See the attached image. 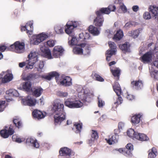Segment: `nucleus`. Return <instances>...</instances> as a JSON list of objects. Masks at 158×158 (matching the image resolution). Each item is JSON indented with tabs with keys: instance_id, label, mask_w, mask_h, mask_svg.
Segmentation results:
<instances>
[{
	"instance_id": "obj_1",
	"label": "nucleus",
	"mask_w": 158,
	"mask_h": 158,
	"mask_svg": "<svg viewBox=\"0 0 158 158\" xmlns=\"http://www.w3.org/2000/svg\"><path fill=\"white\" fill-rule=\"evenodd\" d=\"M28 60L27 61V65L26 68L27 69H32L35 64V67L37 69L38 71L41 72L40 70L43 68L44 66V62L39 61L38 58V53L36 52H31L28 56Z\"/></svg>"
},
{
	"instance_id": "obj_2",
	"label": "nucleus",
	"mask_w": 158,
	"mask_h": 158,
	"mask_svg": "<svg viewBox=\"0 0 158 158\" xmlns=\"http://www.w3.org/2000/svg\"><path fill=\"white\" fill-rule=\"evenodd\" d=\"M64 105L59 102H55L53 109L56 113L54 117L55 123H58L64 120L65 118V113L64 110Z\"/></svg>"
},
{
	"instance_id": "obj_3",
	"label": "nucleus",
	"mask_w": 158,
	"mask_h": 158,
	"mask_svg": "<svg viewBox=\"0 0 158 158\" xmlns=\"http://www.w3.org/2000/svg\"><path fill=\"white\" fill-rule=\"evenodd\" d=\"M25 44L24 42H20L19 41L15 42L13 44L11 45L9 48L11 50L15 49L18 53L22 52L25 49Z\"/></svg>"
},
{
	"instance_id": "obj_4",
	"label": "nucleus",
	"mask_w": 158,
	"mask_h": 158,
	"mask_svg": "<svg viewBox=\"0 0 158 158\" xmlns=\"http://www.w3.org/2000/svg\"><path fill=\"white\" fill-rule=\"evenodd\" d=\"M108 44L110 49L107 51L106 56V60L107 61H109L110 60L111 57L115 53L116 51V46L115 44L113 42L110 41L108 42Z\"/></svg>"
},
{
	"instance_id": "obj_5",
	"label": "nucleus",
	"mask_w": 158,
	"mask_h": 158,
	"mask_svg": "<svg viewBox=\"0 0 158 158\" xmlns=\"http://www.w3.org/2000/svg\"><path fill=\"white\" fill-rule=\"evenodd\" d=\"M78 24L77 22H68L65 26V32L69 35L71 34L73 32L74 28L77 27Z\"/></svg>"
},
{
	"instance_id": "obj_6",
	"label": "nucleus",
	"mask_w": 158,
	"mask_h": 158,
	"mask_svg": "<svg viewBox=\"0 0 158 158\" xmlns=\"http://www.w3.org/2000/svg\"><path fill=\"white\" fill-rule=\"evenodd\" d=\"M60 76V74L58 73L56 71H52L49 73L47 75H42L41 77L43 79L48 81H50L55 77L56 81L57 82Z\"/></svg>"
},
{
	"instance_id": "obj_7",
	"label": "nucleus",
	"mask_w": 158,
	"mask_h": 158,
	"mask_svg": "<svg viewBox=\"0 0 158 158\" xmlns=\"http://www.w3.org/2000/svg\"><path fill=\"white\" fill-rule=\"evenodd\" d=\"M133 150V146L131 143H128L124 148H120V151L125 156H131L132 155V151Z\"/></svg>"
},
{
	"instance_id": "obj_8",
	"label": "nucleus",
	"mask_w": 158,
	"mask_h": 158,
	"mask_svg": "<svg viewBox=\"0 0 158 158\" xmlns=\"http://www.w3.org/2000/svg\"><path fill=\"white\" fill-rule=\"evenodd\" d=\"M7 127L5 126L4 128L1 130L0 131L1 136L4 138H7L9 135H12L14 133V130L10 126L8 130Z\"/></svg>"
},
{
	"instance_id": "obj_9",
	"label": "nucleus",
	"mask_w": 158,
	"mask_h": 158,
	"mask_svg": "<svg viewBox=\"0 0 158 158\" xmlns=\"http://www.w3.org/2000/svg\"><path fill=\"white\" fill-rule=\"evenodd\" d=\"M65 105L70 108H79L83 106V104L80 101H70L67 100L65 102Z\"/></svg>"
},
{
	"instance_id": "obj_10",
	"label": "nucleus",
	"mask_w": 158,
	"mask_h": 158,
	"mask_svg": "<svg viewBox=\"0 0 158 158\" xmlns=\"http://www.w3.org/2000/svg\"><path fill=\"white\" fill-rule=\"evenodd\" d=\"M73 152L71 149L66 147L60 148L59 151L60 155V156L65 157L66 158L70 157Z\"/></svg>"
},
{
	"instance_id": "obj_11",
	"label": "nucleus",
	"mask_w": 158,
	"mask_h": 158,
	"mask_svg": "<svg viewBox=\"0 0 158 158\" xmlns=\"http://www.w3.org/2000/svg\"><path fill=\"white\" fill-rule=\"evenodd\" d=\"M152 54L150 52H148L140 58V60L144 64L148 63L152 60Z\"/></svg>"
},
{
	"instance_id": "obj_12",
	"label": "nucleus",
	"mask_w": 158,
	"mask_h": 158,
	"mask_svg": "<svg viewBox=\"0 0 158 158\" xmlns=\"http://www.w3.org/2000/svg\"><path fill=\"white\" fill-rule=\"evenodd\" d=\"M48 37V36L46 34L43 33L37 35L35 36V38L34 39V44L38 45L47 39Z\"/></svg>"
},
{
	"instance_id": "obj_13",
	"label": "nucleus",
	"mask_w": 158,
	"mask_h": 158,
	"mask_svg": "<svg viewBox=\"0 0 158 158\" xmlns=\"http://www.w3.org/2000/svg\"><path fill=\"white\" fill-rule=\"evenodd\" d=\"M64 51V50L61 47L59 46H56L53 50L52 56L53 57V58H58L61 55Z\"/></svg>"
},
{
	"instance_id": "obj_14",
	"label": "nucleus",
	"mask_w": 158,
	"mask_h": 158,
	"mask_svg": "<svg viewBox=\"0 0 158 158\" xmlns=\"http://www.w3.org/2000/svg\"><path fill=\"white\" fill-rule=\"evenodd\" d=\"M131 44L128 41L125 42L124 44H120L119 46L120 49L124 53L131 52Z\"/></svg>"
},
{
	"instance_id": "obj_15",
	"label": "nucleus",
	"mask_w": 158,
	"mask_h": 158,
	"mask_svg": "<svg viewBox=\"0 0 158 158\" xmlns=\"http://www.w3.org/2000/svg\"><path fill=\"white\" fill-rule=\"evenodd\" d=\"M40 50L45 57L49 59L53 58L50 50L49 49L46 48L45 46H44L40 48Z\"/></svg>"
},
{
	"instance_id": "obj_16",
	"label": "nucleus",
	"mask_w": 158,
	"mask_h": 158,
	"mask_svg": "<svg viewBox=\"0 0 158 158\" xmlns=\"http://www.w3.org/2000/svg\"><path fill=\"white\" fill-rule=\"evenodd\" d=\"M109 137L108 139H105V140L109 145H111L117 142L118 135L117 134L114 133V134L109 136Z\"/></svg>"
},
{
	"instance_id": "obj_17",
	"label": "nucleus",
	"mask_w": 158,
	"mask_h": 158,
	"mask_svg": "<svg viewBox=\"0 0 158 158\" xmlns=\"http://www.w3.org/2000/svg\"><path fill=\"white\" fill-rule=\"evenodd\" d=\"M149 10L152 18L156 19L158 15V7L155 6H150L149 7Z\"/></svg>"
},
{
	"instance_id": "obj_18",
	"label": "nucleus",
	"mask_w": 158,
	"mask_h": 158,
	"mask_svg": "<svg viewBox=\"0 0 158 158\" xmlns=\"http://www.w3.org/2000/svg\"><path fill=\"white\" fill-rule=\"evenodd\" d=\"M96 15V17L94 20V24L97 27H100L102 26L104 19L103 16Z\"/></svg>"
},
{
	"instance_id": "obj_19",
	"label": "nucleus",
	"mask_w": 158,
	"mask_h": 158,
	"mask_svg": "<svg viewBox=\"0 0 158 158\" xmlns=\"http://www.w3.org/2000/svg\"><path fill=\"white\" fill-rule=\"evenodd\" d=\"M60 83L61 85L64 86H69L72 84V79L69 76H66L64 77L62 80L60 81Z\"/></svg>"
},
{
	"instance_id": "obj_20",
	"label": "nucleus",
	"mask_w": 158,
	"mask_h": 158,
	"mask_svg": "<svg viewBox=\"0 0 158 158\" xmlns=\"http://www.w3.org/2000/svg\"><path fill=\"white\" fill-rule=\"evenodd\" d=\"M98 138V132L94 130H92L91 134V138L90 139L88 140V143L90 145H92L94 141L97 140Z\"/></svg>"
},
{
	"instance_id": "obj_21",
	"label": "nucleus",
	"mask_w": 158,
	"mask_h": 158,
	"mask_svg": "<svg viewBox=\"0 0 158 158\" xmlns=\"http://www.w3.org/2000/svg\"><path fill=\"white\" fill-rule=\"evenodd\" d=\"M13 121L16 128L19 129H21L23 127V125L22 121L20 119L17 117L14 118Z\"/></svg>"
},
{
	"instance_id": "obj_22",
	"label": "nucleus",
	"mask_w": 158,
	"mask_h": 158,
	"mask_svg": "<svg viewBox=\"0 0 158 158\" xmlns=\"http://www.w3.org/2000/svg\"><path fill=\"white\" fill-rule=\"evenodd\" d=\"M110 71L116 80H118L121 74L120 69L118 68H116L114 69H110Z\"/></svg>"
},
{
	"instance_id": "obj_23",
	"label": "nucleus",
	"mask_w": 158,
	"mask_h": 158,
	"mask_svg": "<svg viewBox=\"0 0 158 158\" xmlns=\"http://www.w3.org/2000/svg\"><path fill=\"white\" fill-rule=\"evenodd\" d=\"M43 91V89L40 87H36L33 89V90H32V94L35 97H38L41 95Z\"/></svg>"
},
{
	"instance_id": "obj_24",
	"label": "nucleus",
	"mask_w": 158,
	"mask_h": 158,
	"mask_svg": "<svg viewBox=\"0 0 158 158\" xmlns=\"http://www.w3.org/2000/svg\"><path fill=\"white\" fill-rule=\"evenodd\" d=\"M32 115L34 118L38 119L44 118L45 116L41 111L36 110H35L32 112Z\"/></svg>"
},
{
	"instance_id": "obj_25",
	"label": "nucleus",
	"mask_w": 158,
	"mask_h": 158,
	"mask_svg": "<svg viewBox=\"0 0 158 158\" xmlns=\"http://www.w3.org/2000/svg\"><path fill=\"white\" fill-rule=\"evenodd\" d=\"M135 139L140 141H145L149 139L148 137L144 134L137 133L135 134Z\"/></svg>"
},
{
	"instance_id": "obj_26",
	"label": "nucleus",
	"mask_w": 158,
	"mask_h": 158,
	"mask_svg": "<svg viewBox=\"0 0 158 158\" xmlns=\"http://www.w3.org/2000/svg\"><path fill=\"white\" fill-rule=\"evenodd\" d=\"M113 89L117 95H120L122 93L121 89L117 81L114 82V85H113Z\"/></svg>"
},
{
	"instance_id": "obj_27",
	"label": "nucleus",
	"mask_w": 158,
	"mask_h": 158,
	"mask_svg": "<svg viewBox=\"0 0 158 158\" xmlns=\"http://www.w3.org/2000/svg\"><path fill=\"white\" fill-rule=\"evenodd\" d=\"M5 74L4 77L2 78V81L3 83H6L11 81L13 79V75L12 74L4 72Z\"/></svg>"
},
{
	"instance_id": "obj_28",
	"label": "nucleus",
	"mask_w": 158,
	"mask_h": 158,
	"mask_svg": "<svg viewBox=\"0 0 158 158\" xmlns=\"http://www.w3.org/2000/svg\"><path fill=\"white\" fill-rule=\"evenodd\" d=\"M148 152V158H155L157 154V150L155 147L149 150Z\"/></svg>"
},
{
	"instance_id": "obj_29",
	"label": "nucleus",
	"mask_w": 158,
	"mask_h": 158,
	"mask_svg": "<svg viewBox=\"0 0 158 158\" xmlns=\"http://www.w3.org/2000/svg\"><path fill=\"white\" fill-rule=\"evenodd\" d=\"M91 77L94 80L99 82H103L104 79L98 73L93 72L91 76Z\"/></svg>"
},
{
	"instance_id": "obj_30",
	"label": "nucleus",
	"mask_w": 158,
	"mask_h": 158,
	"mask_svg": "<svg viewBox=\"0 0 158 158\" xmlns=\"http://www.w3.org/2000/svg\"><path fill=\"white\" fill-rule=\"evenodd\" d=\"M123 31L119 29L117 31L115 34L114 35L113 39L116 41L120 40L123 37Z\"/></svg>"
},
{
	"instance_id": "obj_31",
	"label": "nucleus",
	"mask_w": 158,
	"mask_h": 158,
	"mask_svg": "<svg viewBox=\"0 0 158 158\" xmlns=\"http://www.w3.org/2000/svg\"><path fill=\"white\" fill-rule=\"evenodd\" d=\"M107 8H102L96 11L95 14L96 15H99L100 16H103L104 14H109V11L108 10Z\"/></svg>"
},
{
	"instance_id": "obj_32",
	"label": "nucleus",
	"mask_w": 158,
	"mask_h": 158,
	"mask_svg": "<svg viewBox=\"0 0 158 158\" xmlns=\"http://www.w3.org/2000/svg\"><path fill=\"white\" fill-rule=\"evenodd\" d=\"M24 103L29 106H34L36 103V100L35 98H27L23 101Z\"/></svg>"
},
{
	"instance_id": "obj_33",
	"label": "nucleus",
	"mask_w": 158,
	"mask_h": 158,
	"mask_svg": "<svg viewBox=\"0 0 158 158\" xmlns=\"http://www.w3.org/2000/svg\"><path fill=\"white\" fill-rule=\"evenodd\" d=\"M131 85L132 86L135 87L136 88L138 89H140L143 87V84L141 81L138 80L136 81H133L131 82Z\"/></svg>"
},
{
	"instance_id": "obj_34",
	"label": "nucleus",
	"mask_w": 158,
	"mask_h": 158,
	"mask_svg": "<svg viewBox=\"0 0 158 158\" xmlns=\"http://www.w3.org/2000/svg\"><path fill=\"white\" fill-rule=\"evenodd\" d=\"M141 115L140 114L135 115L133 116L131 118V122L134 125L138 124L140 121Z\"/></svg>"
},
{
	"instance_id": "obj_35",
	"label": "nucleus",
	"mask_w": 158,
	"mask_h": 158,
	"mask_svg": "<svg viewBox=\"0 0 158 158\" xmlns=\"http://www.w3.org/2000/svg\"><path fill=\"white\" fill-rule=\"evenodd\" d=\"M89 32L94 35H98L99 34V31L97 27L90 25L89 27Z\"/></svg>"
},
{
	"instance_id": "obj_36",
	"label": "nucleus",
	"mask_w": 158,
	"mask_h": 158,
	"mask_svg": "<svg viewBox=\"0 0 158 158\" xmlns=\"http://www.w3.org/2000/svg\"><path fill=\"white\" fill-rule=\"evenodd\" d=\"M82 123H81L75 122L74 123L73 126L75 127L76 133H80L82 128Z\"/></svg>"
},
{
	"instance_id": "obj_37",
	"label": "nucleus",
	"mask_w": 158,
	"mask_h": 158,
	"mask_svg": "<svg viewBox=\"0 0 158 158\" xmlns=\"http://www.w3.org/2000/svg\"><path fill=\"white\" fill-rule=\"evenodd\" d=\"M6 93L11 96L17 97L19 96V93L18 91L14 89H10L6 91Z\"/></svg>"
},
{
	"instance_id": "obj_38",
	"label": "nucleus",
	"mask_w": 158,
	"mask_h": 158,
	"mask_svg": "<svg viewBox=\"0 0 158 158\" xmlns=\"http://www.w3.org/2000/svg\"><path fill=\"white\" fill-rule=\"evenodd\" d=\"M23 88L27 92H30L32 90L31 89V83L30 81L26 82L23 85Z\"/></svg>"
},
{
	"instance_id": "obj_39",
	"label": "nucleus",
	"mask_w": 158,
	"mask_h": 158,
	"mask_svg": "<svg viewBox=\"0 0 158 158\" xmlns=\"http://www.w3.org/2000/svg\"><path fill=\"white\" fill-rule=\"evenodd\" d=\"M27 141L31 143L32 146L36 148H38L39 147V144L36 140H34L32 138L28 139Z\"/></svg>"
},
{
	"instance_id": "obj_40",
	"label": "nucleus",
	"mask_w": 158,
	"mask_h": 158,
	"mask_svg": "<svg viewBox=\"0 0 158 158\" xmlns=\"http://www.w3.org/2000/svg\"><path fill=\"white\" fill-rule=\"evenodd\" d=\"M137 132H135L132 129H130L127 131V134L129 137L134 139L135 138V134L137 133Z\"/></svg>"
},
{
	"instance_id": "obj_41",
	"label": "nucleus",
	"mask_w": 158,
	"mask_h": 158,
	"mask_svg": "<svg viewBox=\"0 0 158 158\" xmlns=\"http://www.w3.org/2000/svg\"><path fill=\"white\" fill-rule=\"evenodd\" d=\"M73 52L75 54L78 55H82L83 53L82 49L78 47L74 48L73 49Z\"/></svg>"
},
{
	"instance_id": "obj_42",
	"label": "nucleus",
	"mask_w": 158,
	"mask_h": 158,
	"mask_svg": "<svg viewBox=\"0 0 158 158\" xmlns=\"http://www.w3.org/2000/svg\"><path fill=\"white\" fill-rule=\"evenodd\" d=\"M139 31L138 29L134 30L131 31L129 33L131 35L133 38H137L139 35Z\"/></svg>"
},
{
	"instance_id": "obj_43",
	"label": "nucleus",
	"mask_w": 158,
	"mask_h": 158,
	"mask_svg": "<svg viewBox=\"0 0 158 158\" xmlns=\"http://www.w3.org/2000/svg\"><path fill=\"white\" fill-rule=\"evenodd\" d=\"M55 30L56 32L58 34L63 33V28L60 26H57L55 27Z\"/></svg>"
},
{
	"instance_id": "obj_44",
	"label": "nucleus",
	"mask_w": 158,
	"mask_h": 158,
	"mask_svg": "<svg viewBox=\"0 0 158 158\" xmlns=\"http://www.w3.org/2000/svg\"><path fill=\"white\" fill-rule=\"evenodd\" d=\"M117 96L118 97L116 101L114 102V104L116 105V107L118 105L120 104L123 101V99L120 95Z\"/></svg>"
},
{
	"instance_id": "obj_45",
	"label": "nucleus",
	"mask_w": 158,
	"mask_h": 158,
	"mask_svg": "<svg viewBox=\"0 0 158 158\" xmlns=\"http://www.w3.org/2000/svg\"><path fill=\"white\" fill-rule=\"evenodd\" d=\"M151 75L155 80H158V71H154L151 72Z\"/></svg>"
},
{
	"instance_id": "obj_46",
	"label": "nucleus",
	"mask_w": 158,
	"mask_h": 158,
	"mask_svg": "<svg viewBox=\"0 0 158 158\" xmlns=\"http://www.w3.org/2000/svg\"><path fill=\"white\" fill-rule=\"evenodd\" d=\"M55 42L52 40H49L46 43L45 45L48 47H53L55 44Z\"/></svg>"
},
{
	"instance_id": "obj_47",
	"label": "nucleus",
	"mask_w": 158,
	"mask_h": 158,
	"mask_svg": "<svg viewBox=\"0 0 158 158\" xmlns=\"http://www.w3.org/2000/svg\"><path fill=\"white\" fill-rule=\"evenodd\" d=\"M57 95L60 97H66L68 95V93L67 92L58 91L57 93Z\"/></svg>"
},
{
	"instance_id": "obj_48",
	"label": "nucleus",
	"mask_w": 158,
	"mask_h": 158,
	"mask_svg": "<svg viewBox=\"0 0 158 158\" xmlns=\"http://www.w3.org/2000/svg\"><path fill=\"white\" fill-rule=\"evenodd\" d=\"M143 18L145 19H149L151 18V13L148 12H146L143 15Z\"/></svg>"
},
{
	"instance_id": "obj_49",
	"label": "nucleus",
	"mask_w": 158,
	"mask_h": 158,
	"mask_svg": "<svg viewBox=\"0 0 158 158\" xmlns=\"http://www.w3.org/2000/svg\"><path fill=\"white\" fill-rule=\"evenodd\" d=\"M77 40L75 37H73L71 40L70 44L71 45H77Z\"/></svg>"
},
{
	"instance_id": "obj_50",
	"label": "nucleus",
	"mask_w": 158,
	"mask_h": 158,
	"mask_svg": "<svg viewBox=\"0 0 158 158\" xmlns=\"http://www.w3.org/2000/svg\"><path fill=\"white\" fill-rule=\"evenodd\" d=\"M5 101H0V112L3 111L5 107Z\"/></svg>"
},
{
	"instance_id": "obj_51",
	"label": "nucleus",
	"mask_w": 158,
	"mask_h": 158,
	"mask_svg": "<svg viewBox=\"0 0 158 158\" xmlns=\"http://www.w3.org/2000/svg\"><path fill=\"white\" fill-rule=\"evenodd\" d=\"M108 10L109 11V14L111 11H114L116 9V7L115 5H110L108 6L107 7Z\"/></svg>"
},
{
	"instance_id": "obj_52",
	"label": "nucleus",
	"mask_w": 158,
	"mask_h": 158,
	"mask_svg": "<svg viewBox=\"0 0 158 158\" xmlns=\"http://www.w3.org/2000/svg\"><path fill=\"white\" fill-rule=\"evenodd\" d=\"M98 106L99 107L101 108L103 106L105 105V102L103 101L102 100L98 98Z\"/></svg>"
},
{
	"instance_id": "obj_53",
	"label": "nucleus",
	"mask_w": 158,
	"mask_h": 158,
	"mask_svg": "<svg viewBox=\"0 0 158 158\" xmlns=\"http://www.w3.org/2000/svg\"><path fill=\"white\" fill-rule=\"evenodd\" d=\"M35 76L33 74H30L27 76L26 78V79L27 80H31L35 78Z\"/></svg>"
},
{
	"instance_id": "obj_54",
	"label": "nucleus",
	"mask_w": 158,
	"mask_h": 158,
	"mask_svg": "<svg viewBox=\"0 0 158 158\" xmlns=\"http://www.w3.org/2000/svg\"><path fill=\"white\" fill-rule=\"evenodd\" d=\"M133 22L131 21L127 23L124 26V27L127 29L131 27L133 25Z\"/></svg>"
},
{
	"instance_id": "obj_55",
	"label": "nucleus",
	"mask_w": 158,
	"mask_h": 158,
	"mask_svg": "<svg viewBox=\"0 0 158 158\" xmlns=\"http://www.w3.org/2000/svg\"><path fill=\"white\" fill-rule=\"evenodd\" d=\"M126 98L128 100L131 101L134 99L135 96L131 94H129L127 93Z\"/></svg>"
},
{
	"instance_id": "obj_56",
	"label": "nucleus",
	"mask_w": 158,
	"mask_h": 158,
	"mask_svg": "<svg viewBox=\"0 0 158 158\" xmlns=\"http://www.w3.org/2000/svg\"><path fill=\"white\" fill-rule=\"evenodd\" d=\"M120 8L122 10L124 13L126 12L127 11L126 6L123 4L120 6Z\"/></svg>"
},
{
	"instance_id": "obj_57",
	"label": "nucleus",
	"mask_w": 158,
	"mask_h": 158,
	"mask_svg": "<svg viewBox=\"0 0 158 158\" xmlns=\"http://www.w3.org/2000/svg\"><path fill=\"white\" fill-rule=\"evenodd\" d=\"M6 49V47L4 45H0V52H4Z\"/></svg>"
},
{
	"instance_id": "obj_58",
	"label": "nucleus",
	"mask_w": 158,
	"mask_h": 158,
	"mask_svg": "<svg viewBox=\"0 0 158 158\" xmlns=\"http://www.w3.org/2000/svg\"><path fill=\"white\" fill-rule=\"evenodd\" d=\"M124 124L123 123L120 122L118 124V127L119 130L122 129L124 127Z\"/></svg>"
},
{
	"instance_id": "obj_59",
	"label": "nucleus",
	"mask_w": 158,
	"mask_h": 158,
	"mask_svg": "<svg viewBox=\"0 0 158 158\" xmlns=\"http://www.w3.org/2000/svg\"><path fill=\"white\" fill-rule=\"evenodd\" d=\"M27 65V61L25 62H23L20 63L19 64V67L21 68H23V66H25V65Z\"/></svg>"
},
{
	"instance_id": "obj_60",
	"label": "nucleus",
	"mask_w": 158,
	"mask_h": 158,
	"mask_svg": "<svg viewBox=\"0 0 158 158\" xmlns=\"http://www.w3.org/2000/svg\"><path fill=\"white\" fill-rule=\"evenodd\" d=\"M139 9V6H138L135 5L133 6L132 9L134 12H137Z\"/></svg>"
},
{
	"instance_id": "obj_61",
	"label": "nucleus",
	"mask_w": 158,
	"mask_h": 158,
	"mask_svg": "<svg viewBox=\"0 0 158 158\" xmlns=\"http://www.w3.org/2000/svg\"><path fill=\"white\" fill-rule=\"evenodd\" d=\"M21 31H27V33H28L29 31L27 29L26 26H22L21 28Z\"/></svg>"
},
{
	"instance_id": "obj_62",
	"label": "nucleus",
	"mask_w": 158,
	"mask_h": 158,
	"mask_svg": "<svg viewBox=\"0 0 158 158\" xmlns=\"http://www.w3.org/2000/svg\"><path fill=\"white\" fill-rule=\"evenodd\" d=\"M16 141L19 143H20L22 142L21 139L19 138H17L16 139Z\"/></svg>"
},
{
	"instance_id": "obj_63",
	"label": "nucleus",
	"mask_w": 158,
	"mask_h": 158,
	"mask_svg": "<svg viewBox=\"0 0 158 158\" xmlns=\"http://www.w3.org/2000/svg\"><path fill=\"white\" fill-rule=\"evenodd\" d=\"M116 63V62L115 61H112L109 63V66H110L113 65L115 64Z\"/></svg>"
},
{
	"instance_id": "obj_64",
	"label": "nucleus",
	"mask_w": 158,
	"mask_h": 158,
	"mask_svg": "<svg viewBox=\"0 0 158 158\" xmlns=\"http://www.w3.org/2000/svg\"><path fill=\"white\" fill-rule=\"evenodd\" d=\"M154 65L158 68V61H156L154 63Z\"/></svg>"
}]
</instances>
